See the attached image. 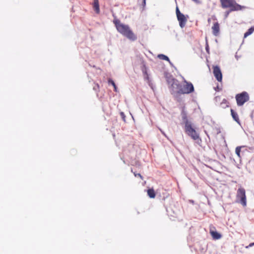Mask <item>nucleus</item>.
Returning a JSON list of instances; mask_svg holds the SVG:
<instances>
[{
    "mask_svg": "<svg viewBox=\"0 0 254 254\" xmlns=\"http://www.w3.org/2000/svg\"><path fill=\"white\" fill-rule=\"evenodd\" d=\"M222 6L224 8H230V11L241 10L243 6L237 3L234 0H221Z\"/></svg>",
    "mask_w": 254,
    "mask_h": 254,
    "instance_id": "obj_1",
    "label": "nucleus"
},
{
    "mask_svg": "<svg viewBox=\"0 0 254 254\" xmlns=\"http://www.w3.org/2000/svg\"><path fill=\"white\" fill-rule=\"evenodd\" d=\"M237 104L238 106H242L250 99L249 94L246 91H243L236 94L235 96Z\"/></svg>",
    "mask_w": 254,
    "mask_h": 254,
    "instance_id": "obj_2",
    "label": "nucleus"
},
{
    "mask_svg": "<svg viewBox=\"0 0 254 254\" xmlns=\"http://www.w3.org/2000/svg\"><path fill=\"white\" fill-rule=\"evenodd\" d=\"M237 202L241 203L243 206L247 204V199L245 190L243 188L238 189L236 195Z\"/></svg>",
    "mask_w": 254,
    "mask_h": 254,
    "instance_id": "obj_3",
    "label": "nucleus"
},
{
    "mask_svg": "<svg viewBox=\"0 0 254 254\" xmlns=\"http://www.w3.org/2000/svg\"><path fill=\"white\" fill-rule=\"evenodd\" d=\"M184 82L185 84H184V85H181V88L178 91L179 94H189L193 92L194 87L192 84L190 82H187L186 80Z\"/></svg>",
    "mask_w": 254,
    "mask_h": 254,
    "instance_id": "obj_4",
    "label": "nucleus"
},
{
    "mask_svg": "<svg viewBox=\"0 0 254 254\" xmlns=\"http://www.w3.org/2000/svg\"><path fill=\"white\" fill-rule=\"evenodd\" d=\"M181 84H179L177 80L173 79L170 87V90L172 94L177 95L179 94L178 91L181 88Z\"/></svg>",
    "mask_w": 254,
    "mask_h": 254,
    "instance_id": "obj_5",
    "label": "nucleus"
},
{
    "mask_svg": "<svg viewBox=\"0 0 254 254\" xmlns=\"http://www.w3.org/2000/svg\"><path fill=\"white\" fill-rule=\"evenodd\" d=\"M114 22L118 32H131L128 25L122 23L119 20H114Z\"/></svg>",
    "mask_w": 254,
    "mask_h": 254,
    "instance_id": "obj_6",
    "label": "nucleus"
},
{
    "mask_svg": "<svg viewBox=\"0 0 254 254\" xmlns=\"http://www.w3.org/2000/svg\"><path fill=\"white\" fill-rule=\"evenodd\" d=\"M213 72L216 79L219 82H221L222 79V75L221 70L219 66H214L213 67Z\"/></svg>",
    "mask_w": 254,
    "mask_h": 254,
    "instance_id": "obj_7",
    "label": "nucleus"
},
{
    "mask_svg": "<svg viewBox=\"0 0 254 254\" xmlns=\"http://www.w3.org/2000/svg\"><path fill=\"white\" fill-rule=\"evenodd\" d=\"M185 131L190 136L195 129L192 127L191 125L188 121L185 123Z\"/></svg>",
    "mask_w": 254,
    "mask_h": 254,
    "instance_id": "obj_8",
    "label": "nucleus"
},
{
    "mask_svg": "<svg viewBox=\"0 0 254 254\" xmlns=\"http://www.w3.org/2000/svg\"><path fill=\"white\" fill-rule=\"evenodd\" d=\"M177 17L178 21H179L180 26L182 28L184 27L185 26L187 22V19L185 17V15L183 13H182L178 15Z\"/></svg>",
    "mask_w": 254,
    "mask_h": 254,
    "instance_id": "obj_9",
    "label": "nucleus"
},
{
    "mask_svg": "<svg viewBox=\"0 0 254 254\" xmlns=\"http://www.w3.org/2000/svg\"><path fill=\"white\" fill-rule=\"evenodd\" d=\"M231 116H232L233 119H234V120H235L238 124H240V119H239V116H238V114L237 113V112H236L234 110L231 109Z\"/></svg>",
    "mask_w": 254,
    "mask_h": 254,
    "instance_id": "obj_10",
    "label": "nucleus"
},
{
    "mask_svg": "<svg viewBox=\"0 0 254 254\" xmlns=\"http://www.w3.org/2000/svg\"><path fill=\"white\" fill-rule=\"evenodd\" d=\"M124 36L131 40H134L136 39V37L134 33H123Z\"/></svg>",
    "mask_w": 254,
    "mask_h": 254,
    "instance_id": "obj_11",
    "label": "nucleus"
},
{
    "mask_svg": "<svg viewBox=\"0 0 254 254\" xmlns=\"http://www.w3.org/2000/svg\"><path fill=\"white\" fill-rule=\"evenodd\" d=\"M93 6L96 13H99L100 12V8L98 0H94Z\"/></svg>",
    "mask_w": 254,
    "mask_h": 254,
    "instance_id": "obj_12",
    "label": "nucleus"
},
{
    "mask_svg": "<svg viewBox=\"0 0 254 254\" xmlns=\"http://www.w3.org/2000/svg\"><path fill=\"white\" fill-rule=\"evenodd\" d=\"M210 233L213 239L218 240L221 237V235L216 231H210Z\"/></svg>",
    "mask_w": 254,
    "mask_h": 254,
    "instance_id": "obj_13",
    "label": "nucleus"
},
{
    "mask_svg": "<svg viewBox=\"0 0 254 254\" xmlns=\"http://www.w3.org/2000/svg\"><path fill=\"white\" fill-rule=\"evenodd\" d=\"M147 194L150 198H154L156 195L155 191L153 189H149L147 190Z\"/></svg>",
    "mask_w": 254,
    "mask_h": 254,
    "instance_id": "obj_14",
    "label": "nucleus"
},
{
    "mask_svg": "<svg viewBox=\"0 0 254 254\" xmlns=\"http://www.w3.org/2000/svg\"><path fill=\"white\" fill-rule=\"evenodd\" d=\"M220 106L222 108H226V107H229V102L227 100L224 99L220 103Z\"/></svg>",
    "mask_w": 254,
    "mask_h": 254,
    "instance_id": "obj_15",
    "label": "nucleus"
},
{
    "mask_svg": "<svg viewBox=\"0 0 254 254\" xmlns=\"http://www.w3.org/2000/svg\"><path fill=\"white\" fill-rule=\"evenodd\" d=\"M193 140H197L199 138V135L197 133L196 131L195 130L191 133L190 135Z\"/></svg>",
    "mask_w": 254,
    "mask_h": 254,
    "instance_id": "obj_16",
    "label": "nucleus"
},
{
    "mask_svg": "<svg viewBox=\"0 0 254 254\" xmlns=\"http://www.w3.org/2000/svg\"><path fill=\"white\" fill-rule=\"evenodd\" d=\"M244 147V146H237L236 148L235 152L239 158H241V154H240L241 148Z\"/></svg>",
    "mask_w": 254,
    "mask_h": 254,
    "instance_id": "obj_17",
    "label": "nucleus"
},
{
    "mask_svg": "<svg viewBox=\"0 0 254 254\" xmlns=\"http://www.w3.org/2000/svg\"><path fill=\"white\" fill-rule=\"evenodd\" d=\"M158 58H159V59H161V60H165V61H168V62H170V60H169V58H168L167 56H165V55H164L160 54V55H159L158 56Z\"/></svg>",
    "mask_w": 254,
    "mask_h": 254,
    "instance_id": "obj_18",
    "label": "nucleus"
},
{
    "mask_svg": "<svg viewBox=\"0 0 254 254\" xmlns=\"http://www.w3.org/2000/svg\"><path fill=\"white\" fill-rule=\"evenodd\" d=\"M213 32H219V26L217 23H215L212 27Z\"/></svg>",
    "mask_w": 254,
    "mask_h": 254,
    "instance_id": "obj_19",
    "label": "nucleus"
},
{
    "mask_svg": "<svg viewBox=\"0 0 254 254\" xmlns=\"http://www.w3.org/2000/svg\"><path fill=\"white\" fill-rule=\"evenodd\" d=\"M133 174L135 177H139L141 180H143V177L141 176V175L139 173H136L135 172H133Z\"/></svg>",
    "mask_w": 254,
    "mask_h": 254,
    "instance_id": "obj_20",
    "label": "nucleus"
},
{
    "mask_svg": "<svg viewBox=\"0 0 254 254\" xmlns=\"http://www.w3.org/2000/svg\"><path fill=\"white\" fill-rule=\"evenodd\" d=\"M108 83H109V84H111L112 85H115V84L114 81L112 79H111L110 78H109L108 79Z\"/></svg>",
    "mask_w": 254,
    "mask_h": 254,
    "instance_id": "obj_21",
    "label": "nucleus"
},
{
    "mask_svg": "<svg viewBox=\"0 0 254 254\" xmlns=\"http://www.w3.org/2000/svg\"><path fill=\"white\" fill-rule=\"evenodd\" d=\"M182 14V13H181V12L180 11L179 8L178 7H177L176 8V14H177V16L180 14Z\"/></svg>",
    "mask_w": 254,
    "mask_h": 254,
    "instance_id": "obj_22",
    "label": "nucleus"
},
{
    "mask_svg": "<svg viewBox=\"0 0 254 254\" xmlns=\"http://www.w3.org/2000/svg\"><path fill=\"white\" fill-rule=\"evenodd\" d=\"M247 32H254V26L250 28Z\"/></svg>",
    "mask_w": 254,
    "mask_h": 254,
    "instance_id": "obj_23",
    "label": "nucleus"
},
{
    "mask_svg": "<svg viewBox=\"0 0 254 254\" xmlns=\"http://www.w3.org/2000/svg\"><path fill=\"white\" fill-rule=\"evenodd\" d=\"M253 246H254V243H252L250 244L248 246H247L246 248H249V247H251Z\"/></svg>",
    "mask_w": 254,
    "mask_h": 254,
    "instance_id": "obj_24",
    "label": "nucleus"
},
{
    "mask_svg": "<svg viewBox=\"0 0 254 254\" xmlns=\"http://www.w3.org/2000/svg\"><path fill=\"white\" fill-rule=\"evenodd\" d=\"M252 33H245L244 37L245 38L247 37L248 36H249V35H250Z\"/></svg>",
    "mask_w": 254,
    "mask_h": 254,
    "instance_id": "obj_25",
    "label": "nucleus"
},
{
    "mask_svg": "<svg viewBox=\"0 0 254 254\" xmlns=\"http://www.w3.org/2000/svg\"><path fill=\"white\" fill-rule=\"evenodd\" d=\"M114 88V91L115 92H117V87L116 86V84L115 85H113Z\"/></svg>",
    "mask_w": 254,
    "mask_h": 254,
    "instance_id": "obj_26",
    "label": "nucleus"
},
{
    "mask_svg": "<svg viewBox=\"0 0 254 254\" xmlns=\"http://www.w3.org/2000/svg\"><path fill=\"white\" fill-rule=\"evenodd\" d=\"M230 11H231L230 10V11H227V12H226V15H225V16H226V17H227V16H228V15H229V14Z\"/></svg>",
    "mask_w": 254,
    "mask_h": 254,
    "instance_id": "obj_27",
    "label": "nucleus"
},
{
    "mask_svg": "<svg viewBox=\"0 0 254 254\" xmlns=\"http://www.w3.org/2000/svg\"><path fill=\"white\" fill-rule=\"evenodd\" d=\"M215 33V36H218V34L219 33L216 32V33Z\"/></svg>",
    "mask_w": 254,
    "mask_h": 254,
    "instance_id": "obj_28",
    "label": "nucleus"
},
{
    "mask_svg": "<svg viewBox=\"0 0 254 254\" xmlns=\"http://www.w3.org/2000/svg\"><path fill=\"white\" fill-rule=\"evenodd\" d=\"M97 88H99V85L98 84H97Z\"/></svg>",
    "mask_w": 254,
    "mask_h": 254,
    "instance_id": "obj_29",
    "label": "nucleus"
},
{
    "mask_svg": "<svg viewBox=\"0 0 254 254\" xmlns=\"http://www.w3.org/2000/svg\"><path fill=\"white\" fill-rule=\"evenodd\" d=\"M123 114H124L123 113H121L122 116H123Z\"/></svg>",
    "mask_w": 254,
    "mask_h": 254,
    "instance_id": "obj_30",
    "label": "nucleus"
},
{
    "mask_svg": "<svg viewBox=\"0 0 254 254\" xmlns=\"http://www.w3.org/2000/svg\"><path fill=\"white\" fill-rule=\"evenodd\" d=\"M123 114H124L123 113H121L122 116H123Z\"/></svg>",
    "mask_w": 254,
    "mask_h": 254,
    "instance_id": "obj_31",
    "label": "nucleus"
},
{
    "mask_svg": "<svg viewBox=\"0 0 254 254\" xmlns=\"http://www.w3.org/2000/svg\"><path fill=\"white\" fill-rule=\"evenodd\" d=\"M145 0H144V3H145Z\"/></svg>",
    "mask_w": 254,
    "mask_h": 254,
    "instance_id": "obj_32",
    "label": "nucleus"
}]
</instances>
